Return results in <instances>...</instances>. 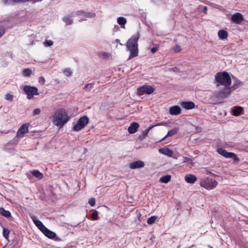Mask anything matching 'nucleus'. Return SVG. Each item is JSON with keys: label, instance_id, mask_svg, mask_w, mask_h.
I'll return each instance as SVG.
<instances>
[{"label": "nucleus", "instance_id": "obj_32", "mask_svg": "<svg viewBox=\"0 0 248 248\" xmlns=\"http://www.w3.org/2000/svg\"><path fill=\"white\" fill-rule=\"evenodd\" d=\"M10 231L8 229L4 228L3 230V235L5 238H8Z\"/></svg>", "mask_w": 248, "mask_h": 248}, {"label": "nucleus", "instance_id": "obj_29", "mask_svg": "<svg viewBox=\"0 0 248 248\" xmlns=\"http://www.w3.org/2000/svg\"><path fill=\"white\" fill-rule=\"evenodd\" d=\"M117 22L121 26H124L126 23L127 20L126 18L123 17H119L117 18Z\"/></svg>", "mask_w": 248, "mask_h": 248}, {"label": "nucleus", "instance_id": "obj_45", "mask_svg": "<svg viewBox=\"0 0 248 248\" xmlns=\"http://www.w3.org/2000/svg\"><path fill=\"white\" fill-rule=\"evenodd\" d=\"M243 84V83L242 81L239 80H237L236 81V85L240 86Z\"/></svg>", "mask_w": 248, "mask_h": 248}, {"label": "nucleus", "instance_id": "obj_3", "mask_svg": "<svg viewBox=\"0 0 248 248\" xmlns=\"http://www.w3.org/2000/svg\"><path fill=\"white\" fill-rule=\"evenodd\" d=\"M217 86L222 85L224 87H229L232 83V80L229 74L225 71L217 73L215 76Z\"/></svg>", "mask_w": 248, "mask_h": 248}, {"label": "nucleus", "instance_id": "obj_40", "mask_svg": "<svg viewBox=\"0 0 248 248\" xmlns=\"http://www.w3.org/2000/svg\"><path fill=\"white\" fill-rule=\"evenodd\" d=\"M40 112H41V110H40V108H35L33 110V115H38L40 113Z\"/></svg>", "mask_w": 248, "mask_h": 248}, {"label": "nucleus", "instance_id": "obj_1", "mask_svg": "<svg viewBox=\"0 0 248 248\" xmlns=\"http://www.w3.org/2000/svg\"><path fill=\"white\" fill-rule=\"evenodd\" d=\"M70 118L65 109L61 108L58 109L54 113L53 122L58 126H63L69 120Z\"/></svg>", "mask_w": 248, "mask_h": 248}, {"label": "nucleus", "instance_id": "obj_38", "mask_svg": "<svg viewBox=\"0 0 248 248\" xmlns=\"http://www.w3.org/2000/svg\"><path fill=\"white\" fill-rule=\"evenodd\" d=\"M5 99L7 100L12 101L13 100V95L10 93H7L6 95Z\"/></svg>", "mask_w": 248, "mask_h": 248}, {"label": "nucleus", "instance_id": "obj_8", "mask_svg": "<svg viewBox=\"0 0 248 248\" xmlns=\"http://www.w3.org/2000/svg\"><path fill=\"white\" fill-rule=\"evenodd\" d=\"M28 125H29L28 124H22L20 127V128H19V129L17 131V135H16V137L17 138H22L24 137V136L25 134L28 133V132H29Z\"/></svg>", "mask_w": 248, "mask_h": 248}, {"label": "nucleus", "instance_id": "obj_17", "mask_svg": "<svg viewBox=\"0 0 248 248\" xmlns=\"http://www.w3.org/2000/svg\"><path fill=\"white\" fill-rule=\"evenodd\" d=\"M181 112V108L178 106L171 107L170 108V113L171 115H177L179 114Z\"/></svg>", "mask_w": 248, "mask_h": 248}, {"label": "nucleus", "instance_id": "obj_13", "mask_svg": "<svg viewBox=\"0 0 248 248\" xmlns=\"http://www.w3.org/2000/svg\"><path fill=\"white\" fill-rule=\"evenodd\" d=\"M181 106L186 109H191L195 108V104L191 101H183L180 104Z\"/></svg>", "mask_w": 248, "mask_h": 248}, {"label": "nucleus", "instance_id": "obj_26", "mask_svg": "<svg viewBox=\"0 0 248 248\" xmlns=\"http://www.w3.org/2000/svg\"><path fill=\"white\" fill-rule=\"evenodd\" d=\"M242 110V108L241 107H236L232 110V114L234 116H239L240 115Z\"/></svg>", "mask_w": 248, "mask_h": 248}, {"label": "nucleus", "instance_id": "obj_35", "mask_svg": "<svg viewBox=\"0 0 248 248\" xmlns=\"http://www.w3.org/2000/svg\"><path fill=\"white\" fill-rule=\"evenodd\" d=\"M92 217L93 220L98 219V212L96 211H94L92 215Z\"/></svg>", "mask_w": 248, "mask_h": 248}, {"label": "nucleus", "instance_id": "obj_42", "mask_svg": "<svg viewBox=\"0 0 248 248\" xmlns=\"http://www.w3.org/2000/svg\"><path fill=\"white\" fill-rule=\"evenodd\" d=\"M5 31L4 28L0 25V37H1L4 34Z\"/></svg>", "mask_w": 248, "mask_h": 248}, {"label": "nucleus", "instance_id": "obj_10", "mask_svg": "<svg viewBox=\"0 0 248 248\" xmlns=\"http://www.w3.org/2000/svg\"><path fill=\"white\" fill-rule=\"evenodd\" d=\"M217 152L219 154L226 158H233L236 157V155L235 154L231 152H228L225 150L221 148H218Z\"/></svg>", "mask_w": 248, "mask_h": 248}, {"label": "nucleus", "instance_id": "obj_2", "mask_svg": "<svg viewBox=\"0 0 248 248\" xmlns=\"http://www.w3.org/2000/svg\"><path fill=\"white\" fill-rule=\"evenodd\" d=\"M140 37L139 32L133 35L129 39L126 43V47L128 50L130 52V58H133L138 56V41Z\"/></svg>", "mask_w": 248, "mask_h": 248}, {"label": "nucleus", "instance_id": "obj_12", "mask_svg": "<svg viewBox=\"0 0 248 248\" xmlns=\"http://www.w3.org/2000/svg\"><path fill=\"white\" fill-rule=\"evenodd\" d=\"M231 19L234 23L239 24L243 20V17L240 13H237L232 15Z\"/></svg>", "mask_w": 248, "mask_h": 248}, {"label": "nucleus", "instance_id": "obj_39", "mask_svg": "<svg viewBox=\"0 0 248 248\" xmlns=\"http://www.w3.org/2000/svg\"><path fill=\"white\" fill-rule=\"evenodd\" d=\"M89 203L91 206H93L95 204V200L94 198H91L89 201Z\"/></svg>", "mask_w": 248, "mask_h": 248}, {"label": "nucleus", "instance_id": "obj_6", "mask_svg": "<svg viewBox=\"0 0 248 248\" xmlns=\"http://www.w3.org/2000/svg\"><path fill=\"white\" fill-rule=\"evenodd\" d=\"M23 90L27 95V98L29 99H32L34 95L39 94L38 89L35 87L26 85L23 87Z\"/></svg>", "mask_w": 248, "mask_h": 248}, {"label": "nucleus", "instance_id": "obj_23", "mask_svg": "<svg viewBox=\"0 0 248 248\" xmlns=\"http://www.w3.org/2000/svg\"><path fill=\"white\" fill-rule=\"evenodd\" d=\"M219 38L221 40L225 39L228 37V32L223 30H219L218 32Z\"/></svg>", "mask_w": 248, "mask_h": 248}, {"label": "nucleus", "instance_id": "obj_21", "mask_svg": "<svg viewBox=\"0 0 248 248\" xmlns=\"http://www.w3.org/2000/svg\"><path fill=\"white\" fill-rule=\"evenodd\" d=\"M33 221L38 228L43 232V231L46 228V227L43 225L42 222L39 220L35 218H33Z\"/></svg>", "mask_w": 248, "mask_h": 248}, {"label": "nucleus", "instance_id": "obj_31", "mask_svg": "<svg viewBox=\"0 0 248 248\" xmlns=\"http://www.w3.org/2000/svg\"><path fill=\"white\" fill-rule=\"evenodd\" d=\"M157 219V217L155 216H152L149 217L147 220V223L148 224H152Z\"/></svg>", "mask_w": 248, "mask_h": 248}, {"label": "nucleus", "instance_id": "obj_27", "mask_svg": "<svg viewBox=\"0 0 248 248\" xmlns=\"http://www.w3.org/2000/svg\"><path fill=\"white\" fill-rule=\"evenodd\" d=\"M170 178L171 176L170 175H164L160 178V181L162 183H167L170 181Z\"/></svg>", "mask_w": 248, "mask_h": 248}, {"label": "nucleus", "instance_id": "obj_44", "mask_svg": "<svg viewBox=\"0 0 248 248\" xmlns=\"http://www.w3.org/2000/svg\"><path fill=\"white\" fill-rule=\"evenodd\" d=\"M157 47H153L152 49H151V52L153 53H154L155 52H156L157 51Z\"/></svg>", "mask_w": 248, "mask_h": 248}, {"label": "nucleus", "instance_id": "obj_16", "mask_svg": "<svg viewBox=\"0 0 248 248\" xmlns=\"http://www.w3.org/2000/svg\"><path fill=\"white\" fill-rule=\"evenodd\" d=\"M179 130V129L178 127H175L173 129L170 130L168 131L167 135L161 140H159L160 142H161L163 141L165 139H166L168 137H171L173 136L174 135L176 134Z\"/></svg>", "mask_w": 248, "mask_h": 248}, {"label": "nucleus", "instance_id": "obj_9", "mask_svg": "<svg viewBox=\"0 0 248 248\" xmlns=\"http://www.w3.org/2000/svg\"><path fill=\"white\" fill-rule=\"evenodd\" d=\"M138 90L141 94H143L144 93L150 94L153 93L154 89L151 86L145 85L140 87L138 88Z\"/></svg>", "mask_w": 248, "mask_h": 248}, {"label": "nucleus", "instance_id": "obj_5", "mask_svg": "<svg viewBox=\"0 0 248 248\" xmlns=\"http://www.w3.org/2000/svg\"><path fill=\"white\" fill-rule=\"evenodd\" d=\"M231 92V88L225 87L223 90L215 93L212 97L214 100H219L228 97Z\"/></svg>", "mask_w": 248, "mask_h": 248}, {"label": "nucleus", "instance_id": "obj_43", "mask_svg": "<svg viewBox=\"0 0 248 248\" xmlns=\"http://www.w3.org/2000/svg\"><path fill=\"white\" fill-rule=\"evenodd\" d=\"M168 124L166 122H161L159 123H157L155 125H154V126H159V125H167Z\"/></svg>", "mask_w": 248, "mask_h": 248}, {"label": "nucleus", "instance_id": "obj_33", "mask_svg": "<svg viewBox=\"0 0 248 248\" xmlns=\"http://www.w3.org/2000/svg\"><path fill=\"white\" fill-rule=\"evenodd\" d=\"M93 83H88L85 85L84 89L87 91H90L93 88Z\"/></svg>", "mask_w": 248, "mask_h": 248}, {"label": "nucleus", "instance_id": "obj_11", "mask_svg": "<svg viewBox=\"0 0 248 248\" xmlns=\"http://www.w3.org/2000/svg\"><path fill=\"white\" fill-rule=\"evenodd\" d=\"M46 237L50 239H54L55 240H58L59 239L56 236V234L47 228H46L42 232Z\"/></svg>", "mask_w": 248, "mask_h": 248}, {"label": "nucleus", "instance_id": "obj_4", "mask_svg": "<svg viewBox=\"0 0 248 248\" xmlns=\"http://www.w3.org/2000/svg\"><path fill=\"white\" fill-rule=\"evenodd\" d=\"M217 184L218 182L215 179L209 177L202 178L200 181L201 186L208 190L214 189Z\"/></svg>", "mask_w": 248, "mask_h": 248}, {"label": "nucleus", "instance_id": "obj_15", "mask_svg": "<svg viewBox=\"0 0 248 248\" xmlns=\"http://www.w3.org/2000/svg\"><path fill=\"white\" fill-rule=\"evenodd\" d=\"M144 166V163L143 162L141 161H137L131 163L130 164V168L132 169H135L143 167Z\"/></svg>", "mask_w": 248, "mask_h": 248}, {"label": "nucleus", "instance_id": "obj_24", "mask_svg": "<svg viewBox=\"0 0 248 248\" xmlns=\"http://www.w3.org/2000/svg\"><path fill=\"white\" fill-rule=\"evenodd\" d=\"M0 215L7 218L11 217V213L8 211L5 210L3 208H0Z\"/></svg>", "mask_w": 248, "mask_h": 248}, {"label": "nucleus", "instance_id": "obj_37", "mask_svg": "<svg viewBox=\"0 0 248 248\" xmlns=\"http://www.w3.org/2000/svg\"><path fill=\"white\" fill-rule=\"evenodd\" d=\"M63 73L66 76H70L71 75L72 72L70 69L67 68L63 70Z\"/></svg>", "mask_w": 248, "mask_h": 248}, {"label": "nucleus", "instance_id": "obj_30", "mask_svg": "<svg viewBox=\"0 0 248 248\" xmlns=\"http://www.w3.org/2000/svg\"><path fill=\"white\" fill-rule=\"evenodd\" d=\"M31 74V70L29 68L25 69L22 71V74L24 77H30Z\"/></svg>", "mask_w": 248, "mask_h": 248}, {"label": "nucleus", "instance_id": "obj_49", "mask_svg": "<svg viewBox=\"0 0 248 248\" xmlns=\"http://www.w3.org/2000/svg\"><path fill=\"white\" fill-rule=\"evenodd\" d=\"M109 54L108 53H105L104 56L105 57H108Z\"/></svg>", "mask_w": 248, "mask_h": 248}, {"label": "nucleus", "instance_id": "obj_25", "mask_svg": "<svg viewBox=\"0 0 248 248\" xmlns=\"http://www.w3.org/2000/svg\"><path fill=\"white\" fill-rule=\"evenodd\" d=\"M31 173L39 180L43 178V174L37 170H34L31 171Z\"/></svg>", "mask_w": 248, "mask_h": 248}, {"label": "nucleus", "instance_id": "obj_18", "mask_svg": "<svg viewBox=\"0 0 248 248\" xmlns=\"http://www.w3.org/2000/svg\"><path fill=\"white\" fill-rule=\"evenodd\" d=\"M78 16H82L89 18H93L95 16V14L94 13H85L82 11H78L76 12Z\"/></svg>", "mask_w": 248, "mask_h": 248}, {"label": "nucleus", "instance_id": "obj_36", "mask_svg": "<svg viewBox=\"0 0 248 248\" xmlns=\"http://www.w3.org/2000/svg\"><path fill=\"white\" fill-rule=\"evenodd\" d=\"M173 50L175 52H179L181 50V48L179 45H176L173 47Z\"/></svg>", "mask_w": 248, "mask_h": 248}, {"label": "nucleus", "instance_id": "obj_14", "mask_svg": "<svg viewBox=\"0 0 248 248\" xmlns=\"http://www.w3.org/2000/svg\"><path fill=\"white\" fill-rule=\"evenodd\" d=\"M139 127V124L137 122H133L128 128V131L130 134L135 133Z\"/></svg>", "mask_w": 248, "mask_h": 248}, {"label": "nucleus", "instance_id": "obj_28", "mask_svg": "<svg viewBox=\"0 0 248 248\" xmlns=\"http://www.w3.org/2000/svg\"><path fill=\"white\" fill-rule=\"evenodd\" d=\"M63 21L67 25H71L73 23V20L69 16H65L63 18Z\"/></svg>", "mask_w": 248, "mask_h": 248}, {"label": "nucleus", "instance_id": "obj_22", "mask_svg": "<svg viewBox=\"0 0 248 248\" xmlns=\"http://www.w3.org/2000/svg\"><path fill=\"white\" fill-rule=\"evenodd\" d=\"M154 127V125L149 127L147 129L144 130L141 135L139 136V139L141 140H144L147 136L149 132Z\"/></svg>", "mask_w": 248, "mask_h": 248}, {"label": "nucleus", "instance_id": "obj_7", "mask_svg": "<svg viewBox=\"0 0 248 248\" xmlns=\"http://www.w3.org/2000/svg\"><path fill=\"white\" fill-rule=\"evenodd\" d=\"M88 122V118L86 116H83L78 119L77 123L74 126L73 129L74 130L78 131L84 128Z\"/></svg>", "mask_w": 248, "mask_h": 248}, {"label": "nucleus", "instance_id": "obj_47", "mask_svg": "<svg viewBox=\"0 0 248 248\" xmlns=\"http://www.w3.org/2000/svg\"><path fill=\"white\" fill-rule=\"evenodd\" d=\"M207 10V7L206 6H204L203 7V12L204 13H206V11Z\"/></svg>", "mask_w": 248, "mask_h": 248}, {"label": "nucleus", "instance_id": "obj_48", "mask_svg": "<svg viewBox=\"0 0 248 248\" xmlns=\"http://www.w3.org/2000/svg\"><path fill=\"white\" fill-rule=\"evenodd\" d=\"M171 70L174 71V72H176L177 70H178V68L175 67H173L171 69Z\"/></svg>", "mask_w": 248, "mask_h": 248}, {"label": "nucleus", "instance_id": "obj_20", "mask_svg": "<svg viewBox=\"0 0 248 248\" xmlns=\"http://www.w3.org/2000/svg\"><path fill=\"white\" fill-rule=\"evenodd\" d=\"M159 153L166 155L169 157H171L172 155V151L170 150L168 148H163L159 149Z\"/></svg>", "mask_w": 248, "mask_h": 248}, {"label": "nucleus", "instance_id": "obj_34", "mask_svg": "<svg viewBox=\"0 0 248 248\" xmlns=\"http://www.w3.org/2000/svg\"><path fill=\"white\" fill-rule=\"evenodd\" d=\"M53 44V42L51 40H46L44 42V45L46 46H52Z\"/></svg>", "mask_w": 248, "mask_h": 248}, {"label": "nucleus", "instance_id": "obj_46", "mask_svg": "<svg viewBox=\"0 0 248 248\" xmlns=\"http://www.w3.org/2000/svg\"><path fill=\"white\" fill-rule=\"evenodd\" d=\"M191 161H192V160L190 158L185 157L184 162H191Z\"/></svg>", "mask_w": 248, "mask_h": 248}, {"label": "nucleus", "instance_id": "obj_50", "mask_svg": "<svg viewBox=\"0 0 248 248\" xmlns=\"http://www.w3.org/2000/svg\"><path fill=\"white\" fill-rule=\"evenodd\" d=\"M115 41H116V42H118L119 40L118 39H116Z\"/></svg>", "mask_w": 248, "mask_h": 248}, {"label": "nucleus", "instance_id": "obj_19", "mask_svg": "<svg viewBox=\"0 0 248 248\" xmlns=\"http://www.w3.org/2000/svg\"><path fill=\"white\" fill-rule=\"evenodd\" d=\"M185 179L187 183L193 184L196 181L197 177L193 174H189L185 176Z\"/></svg>", "mask_w": 248, "mask_h": 248}, {"label": "nucleus", "instance_id": "obj_41", "mask_svg": "<svg viewBox=\"0 0 248 248\" xmlns=\"http://www.w3.org/2000/svg\"><path fill=\"white\" fill-rule=\"evenodd\" d=\"M38 81L42 85H44L45 82V78L43 77H39L38 79Z\"/></svg>", "mask_w": 248, "mask_h": 248}]
</instances>
